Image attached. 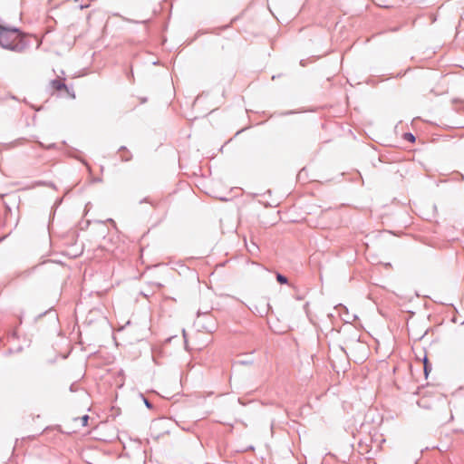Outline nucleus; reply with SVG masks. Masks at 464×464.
<instances>
[{"label": "nucleus", "instance_id": "nucleus-1", "mask_svg": "<svg viewBox=\"0 0 464 464\" xmlns=\"http://www.w3.org/2000/svg\"><path fill=\"white\" fill-rule=\"evenodd\" d=\"M0 46L15 53H23L29 46V43L19 29L0 25Z\"/></svg>", "mask_w": 464, "mask_h": 464}, {"label": "nucleus", "instance_id": "nucleus-2", "mask_svg": "<svg viewBox=\"0 0 464 464\" xmlns=\"http://www.w3.org/2000/svg\"><path fill=\"white\" fill-rule=\"evenodd\" d=\"M194 324L198 331H205L207 333H213L218 327L217 320L208 309L206 311L198 309Z\"/></svg>", "mask_w": 464, "mask_h": 464}, {"label": "nucleus", "instance_id": "nucleus-3", "mask_svg": "<svg viewBox=\"0 0 464 464\" xmlns=\"http://www.w3.org/2000/svg\"><path fill=\"white\" fill-rule=\"evenodd\" d=\"M250 309L252 310L253 313L263 317L268 314L271 306L266 299L262 298L261 300H259L257 304H254L253 307H251Z\"/></svg>", "mask_w": 464, "mask_h": 464}, {"label": "nucleus", "instance_id": "nucleus-4", "mask_svg": "<svg viewBox=\"0 0 464 464\" xmlns=\"http://www.w3.org/2000/svg\"><path fill=\"white\" fill-rule=\"evenodd\" d=\"M50 85L53 90L61 91L65 90L67 92H69V89L66 86V84L60 79H54L50 82Z\"/></svg>", "mask_w": 464, "mask_h": 464}, {"label": "nucleus", "instance_id": "nucleus-5", "mask_svg": "<svg viewBox=\"0 0 464 464\" xmlns=\"http://www.w3.org/2000/svg\"><path fill=\"white\" fill-rule=\"evenodd\" d=\"M119 151L120 152H123L121 155V159L122 161H130L132 158V155L131 153L127 150V148L125 146H121L120 149H119Z\"/></svg>", "mask_w": 464, "mask_h": 464}, {"label": "nucleus", "instance_id": "nucleus-6", "mask_svg": "<svg viewBox=\"0 0 464 464\" xmlns=\"http://www.w3.org/2000/svg\"><path fill=\"white\" fill-rule=\"evenodd\" d=\"M422 362H423L424 374H425V377L427 378L429 375V372L431 371V364L430 363L429 359L427 358L426 354H424Z\"/></svg>", "mask_w": 464, "mask_h": 464}, {"label": "nucleus", "instance_id": "nucleus-7", "mask_svg": "<svg viewBox=\"0 0 464 464\" xmlns=\"http://www.w3.org/2000/svg\"><path fill=\"white\" fill-rule=\"evenodd\" d=\"M168 422L169 420L167 419H160L154 422V427L159 429H164Z\"/></svg>", "mask_w": 464, "mask_h": 464}, {"label": "nucleus", "instance_id": "nucleus-8", "mask_svg": "<svg viewBox=\"0 0 464 464\" xmlns=\"http://www.w3.org/2000/svg\"><path fill=\"white\" fill-rule=\"evenodd\" d=\"M276 280L281 285H285V284L288 283L287 277L280 273L276 274Z\"/></svg>", "mask_w": 464, "mask_h": 464}, {"label": "nucleus", "instance_id": "nucleus-9", "mask_svg": "<svg viewBox=\"0 0 464 464\" xmlns=\"http://www.w3.org/2000/svg\"><path fill=\"white\" fill-rule=\"evenodd\" d=\"M403 138H404L405 140L410 141L411 143H413L415 141V140H416L415 136L412 133H411V132L404 133Z\"/></svg>", "mask_w": 464, "mask_h": 464}, {"label": "nucleus", "instance_id": "nucleus-10", "mask_svg": "<svg viewBox=\"0 0 464 464\" xmlns=\"http://www.w3.org/2000/svg\"><path fill=\"white\" fill-rule=\"evenodd\" d=\"M36 185H38V186H47V187H51L53 188H55V185L53 182H50V181H38V182H36Z\"/></svg>", "mask_w": 464, "mask_h": 464}, {"label": "nucleus", "instance_id": "nucleus-11", "mask_svg": "<svg viewBox=\"0 0 464 464\" xmlns=\"http://www.w3.org/2000/svg\"><path fill=\"white\" fill-rule=\"evenodd\" d=\"M373 3L380 6V7H388V5L385 4L386 0H372Z\"/></svg>", "mask_w": 464, "mask_h": 464}, {"label": "nucleus", "instance_id": "nucleus-12", "mask_svg": "<svg viewBox=\"0 0 464 464\" xmlns=\"http://www.w3.org/2000/svg\"><path fill=\"white\" fill-rule=\"evenodd\" d=\"M182 334H183V339H184V346H185V349L188 351V350H189V348H188V343L187 334L184 329L182 330Z\"/></svg>", "mask_w": 464, "mask_h": 464}, {"label": "nucleus", "instance_id": "nucleus-13", "mask_svg": "<svg viewBox=\"0 0 464 464\" xmlns=\"http://www.w3.org/2000/svg\"><path fill=\"white\" fill-rule=\"evenodd\" d=\"M142 398H143V401H144L146 407L148 409H152V407H153L152 403L147 398H145L144 396H142Z\"/></svg>", "mask_w": 464, "mask_h": 464}, {"label": "nucleus", "instance_id": "nucleus-14", "mask_svg": "<svg viewBox=\"0 0 464 464\" xmlns=\"http://www.w3.org/2000/svg\"><path fill=\"white\" fill-rule=\"evenodd\" d=\"M88 420H89V416L88 415H84L82 417V426H86L88 424Z\"/></svg>", "mask_w": 464, "mask_h": 464}, {"label": "nucleus", "instance_id": "nucleus-15", "mask_svg": "<svg viewBox=\"0 0 464 464\" xmlns=\"http://www.w3.org/2000/svg\"><path fill=\"white\" fill-rule=\"evenodd\" d=\"M39 145H40L41 147L45 148V149H48V150L53 149V148H54V147H55V143H51L50 145H48V146H46V147H45L42 142H39Z\"/></svg>", "mask_w": 464, "mask_h": 464}, {"label": "nucleus", "instance_id": "nucleus-16", "mask_svg": "<svg viewBox=\"0 0 464 464\" xmlns=\"http://www.w3.org/2000/svg\"><path fill=\"white\" fill-rule=\"evenodd\" d=\"M8 338H17V333L15 330L12 331L11 333L8 334Z\"/></svg>", "mask_w": 464, "mask_h": 464}, {"label": "nucleus", "instance_id": "nucleus-17", "mask_svg": "<svg viewBox=\"0 0 464 464\" xmlns=\"http://www.w3.org/2000/svg\"><path fill=\"white\" fill-rule=\"evenodd\" d=\"M147 101L146 98L142 99L141 102H145Z\"/></svg>", "mask_w": 464, "mask_h": 464}, {"label": "nucleus", "instance_id": "nucleus-18", "mask_svg": "<svg viewBox=\"0 0 464 464\" xmlns=\"http://www.w3.org/2000/svg\"><path fill=\"white\" fill-rule=\"evenodd\" d=\"M108 221L112 222V223L114 222L111 218H109Z\"/></svg>", "mask_w": 464, "mask_h": 464}]
</instances>
